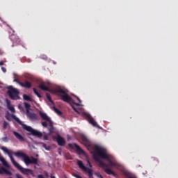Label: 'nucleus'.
Returning <instances> with one entry per match:
<instances>
[{"instance_id":"c03bdc74","label":"nucleus","mask_w":178,"mask_h":178,"mask_svg":"<svg viewBox=\"0 0 178 178\" xmlns=\"http://www.w3.org/2000/svg\"><path fill=\"white\" fill-rule=\"evenodd\" d=\"M58 154L60 155L61 154L60 152H59Z\"/></svg>"},{"instance_id":"b1692460","label":"nucleus","mask_w":178,"mask_h":178,"mask_svg":"<svg viewBox=\"0 0 178 178\" xmlns=\"http://www.w3.org/2000/svg\"><path fill=\"white\" fill-rule=\"evenodd\" d=\"M46 97H47V99H48V101L49 102H51V104H54V101H52V98L51 97V95H49V93H47Z\"/></svg>"},{"instance_id":"c85d7f7f","label":"nucleus","mask_w":178,"mask_h":178,"mask_svg":"<svg viewBox=\"0 0 178 178\" xmlns=\"http://www.w3.org/2000/svg\"><path fill=\"white\" fill-rule=\"evenodd\" d=\"M6 119H7V120H10V115H9L8 113L6 114Z\"/></svg>"},{"instance_id":"cd10ccee","label":"nucleus","mask_w":178,"mask_h":178,"mask_svg":"<svg viewBox=\"0 0 178 178\" xmlns=\"http://www.w3.org/2000/svg\"><path fill=\"white\" fill-rule=\"evenodd\" d=\"M42 147H44V149H46V151H49V149H51V147H47V144L45 143H42Z\"/></svg>"},{"instance_id":"9b49d317","label":"nucleus","mask_w":178,"mask_h":178,"mask_svg":"<svg viewBox=\"0 0 178 178\" xmlns=\"http://www.w3.org/2000/svg\"><path fill=\"white\" fill-rule=\"evenodd\" d=\"M56 141H57L58 145H60V147H63L65 145V144H66V141H65V139L63 138H62V136H60V135H58V136L56 138Z\"/></svg>"},{"instance_id":"473e14b6","label":"nucleus","mask_w":178,"mask_h":178,"mask_svg":"<svg viewBox=\"0 0 178 178\" xmlns=\"http://www.w3.org/2000/svg\"><path fill=\"white\" fill-rule=\"evenodd\" d=\"M6 104H7V108L10 106V102L9 100H6Z\"/></svg>"},{"instance_id":"f704fd0d","label":"nucleus","mask_w":178,"mask_h":178,"mask_svg":"<svg viewBox=\"0 0 178 178\" xmlns=\"http://www.w3.org/2000/svg\"><path fill=\"white\" fill-rule=\"evenodd\" d=\"M14 81L15 82V83H17V84H19L20 85V83H22V82H20V81H19L17 79H14Z\"/></svg>"},{"instance_id":"5701e85b","label":"nucleus","mask_w":178,"mask_h":178,"mask_svg":"<svg viewBox=\"0 0 178 178\" xmlns=\"http://www.w3.org/2000/svg\"><path fill=\"white\" fill-rule=\"evenodd\" d=\"M74 97H75V98H76L77 101H79V103H76L73 100L72 104H74V105H76V106H80V104H81V100H80V98H79V97H77V96H74Z\"/></svg>"},{"instance_id":"4c0bfd02","label":"nucleus","mask_w":178,"mask_h":178,"mask_svg":"<svg viewBox=\"0 0 178 178\" xmlns=\"http://www.w3.org/2000/svg\"><path fill=\"white\" fill-rule=\"evenodd\" d=\"M88 163L90 166V168H92V165H91V163L90 162V161H88Z\"/></svg>"},{"instance_id":"7ed1b4c3","label":"nucleus","mask_w":178,"mask_h":178,"mask_svg":"<svg viewBox=\"0 0 178 178\" xmlns=\"http://www.w3.org/2000/svg\"><path fill=\"white\" fill-rule=\"evenodd\" d=\"M11 118H12V119L15 120V122H17V123H18V124H21V126H22L24 130H26V131H29V133H31V134H32V136H35V137H38V138H41L42 137V133H41L35 129H33L30 126H27V125L23 124V122H22V121L20 120V119H19L17 117H16V115H15V114H11Z\"/></svg>"},{"instance_id":"7c9ffc66","label":"nucleus","mask_w":178,"mask_h":178,"mask_svg":"<svg viewBox=\"0 0 178 178\" xmlns=\"http://www.w3.org/2000/svg\"><path fill=\"white\" fill-rule=\"evenodd\" d=\"M2 141H3L4 143H8V138L6 136V137H3L1 138Z\"/></svg>"},{"instance_id":"2eb2a0df","label":"nucleus","mask_w":178,"mask_h":178,"mask_svg":"<svg viewBox=\"0 0 178 178\" xmlns=\"http://www.w3.org/2000/svg\"><path fill=\"white\" fill-rule=\"evenodd\" d=\"M19 86H21V87H24V88H31V82H29L26 80L24 83H19Z\"/></svg>"},{"instance_id":"412c9836","label":"nucleus","mask_w":178,"mask_h":178,"mask_svg":"<svg viewBox=\"0 0 178 178\" xmlns=\"http://www.w3.org/2000/svg\"><path fill=\"white\" fill-rule=\"evenodd\" d=\"M49 122L50 124V127L49 129V134H51V133H54V125L52 124V121Z\"/></svg>"},{"instance_id":"a878e982","label":"nucleus","mask_w":178,"mask_h":178,"mask_svg":"<svg viewBox=\"0 0 178 178\" xmlns=\"http://www.w3.org/2000/svg\"><path fill=\"white\" fill-rule=\"evenodd\" d=\"M7 108L8 109H9V111H10V112H13V113H15V112H16V110H15V107L12 106H9V104H8V107Z\"/></svg>"},{"instance_id":"423d86ee","label":"nucleus","mask_w":178,"mask_h":178,"mask_svg":"<svg viewBox=\"0 0 178 178\" xmlns=\"http://www.w3.org/2000/svg\"><path fill=\"white\" fill-rule=\"evenodd\" d=\"M8 94L11 99L15 101L20 99V97L19 96V92L17 89L14 88L13 86H8Z\"/></svg>"},{"instance_id":"4468645a","label":"nucleus","mask_w":178,"mask_h":178,"mask_svg":"<svg viewBox=\"0 0 178 178\" xmlns=\"http://www.w3.org/2000/svg\"><path fill=\"white\" fill-rule=\"evenodd\" d=\"M0 175H8V176H12V172L3 167H1L0 168Z\"/></svg>"},{"instance_id":"a19ab883","label":"nucleus","mask_w":178,"mask_h":178,"mask_svg":"<svg viewBox=\"0 0 178 178\" xmlns=\"http://www.w3.org/2000/svg\"><path fill=\"white\" fill-rule=\"evenodd\" d=\"M72 108L74 109V111H75L76 112H79V111H77V108H76L74 106H72Z\"/></svg>"},{"instance_id":"0eeeda50","label":"nucleus","mask_w":178,"mask_h":178,"mask_svg":"<svg viewBox=\"0 0 178 178\" xmlns=\"http://www.w3.org/2000/svg\"><path fill=\"white\" fill-rule=\"evenodd\" d=\"M77 165L80 168V169H82V170H83L84 172H86L88 174L89 178H92V170H91V168H88L84 166L83 161L80 160L77 161Z\"/></svg>"},{"instance_id":"f8f14e48","label":"nucleus","mask_w":178,"mask_h":178,"mask_svg":"<svg viewBox=\"0 0 178 178\" xmlns=\"http://www.w3.org/2000/svg\"><path fill=\"white\" fill-rule=\"evenodd\" d=\"M26 116L29 118L30 120H38V117L35 113L29 111V113H26Z\"/></svg>"},{"instance_id":"ea45409f","label":"nucleus","mask_w":178,"mask_h":178,"mask_svg":"<svg viewBox=\"0 0 178 178\" xmlns=\"http://www.w3.org/2000/svg\"><path fill=\"white\" fill-rule=\"evenodd\" d=\"M38 178H45V177H44V176H43L42 175H39L38 176Z\"/></svg>"},{"instance_id":"bb28decb","label":"nucleus","mask_w":178,"mask_h":178,"mask_svg":"<svg viewBox=\"0 0 178 178\" xmlns=\"http://www.w3.org/2000/svg\"><path fill=\"white\" fill-rule=\"evenodd\" d=\"M81 140L83 143H86L87 144V143H88V139L87 138V137L86 136H82L81 137Z\"/></svg>"},{"instance_id":"6ab92c4d","label":"nucleus","mask_w":178,"mask_h":178,"mask_svg":"<svg viewBox=\"0 0 178 178\" xmlns=\"http://www.w3.org/2000/svg\"><path fill=\"white\" fill-rule=\"evenodd\" d=\"M53 111L58 115V116H62V111H60L59 109H58L56 107L53 106L52 107Z\"/></svg>"},{"instance_id":"2f4dec72","label":"nucleus","mask_w":178,"mask_h":178,"mask_svg":"<svg viewBox=\"0 0 178 178\" xmlns=\"http://www.w3.org/2000/svg\"><path fill=\"white\" fill-rule=\"evenodd\" d=\"M42 126H43V127H47L48 124L46 122H42Z\"/></svg>"},{"instance_id":"393cba45","label":"nucleus","mask_w":178,"mask_h":178,"mask_svg":"<svg viewBox=\"0 0 178 178\" xmlns=\"http://www.w3.org/2000/svg\"><path fill=\"white\" fill-rule=\"evenodd\" d=\"M33 92L38 97V98H42V96L40 93H38V91H37V89L35 88H33Z\"/></svg>"},{"instance_id":"39448f33","label":"nucleus","mask_w":178,"mask_h":178,"mask_svg":"<svg viewBox=\"0 0 178 178\" xmlns=\"http://www.w3.org/2000/svg\"><path fill=\"white\" fill-rule=\"evenodd\" d=\"M56 91L58 93V95L61 97V99L64 102H73V99L69 96L67 90H64L62 88H58Z\"/></svg>"},{"instance_id":"dca6fc26","label":"nucleus","mask_w":178,"mask_h":178,"mask_svg":"<svg viewBox=\"0 0 178 178\" xmlns=\"http://www.w3.org/2000/svg\"><path fill=\"white\" fill-rule=\"evenodd\" d=\"M13 134L16 137V138L19 140V141H25L24 137H23L22 134H19L17 131H13Z\"/></svg>"},{"instance_id":"c9c22d12","label":"nucleus","mask_w":178,"mask_h":178,"mask_svg":"<svg viewBox=\"0 0 178 178\" xmlns=\"http://www.w3.org/2000/svg\"><path fill=\"white\" fill-rule=\"evenodd\" d=\"M44 175L46 177H49V174H48V172H44Z\"/></svg>"},{"instance_id":"e433bc0d","label":"nucleus","mask_w":178,"mask_h":178,"mask_svg":"<svg viewBox=\"0 0 178 178\" xmlns=\"http://www.w3.org/2000/svg\"><path fill=\"white\" fill-rule=\"evenodd\" d=\"M43 139H44V140H48V136L44 135V136H43Z\"/></svg>"},{"instance_id":"6e6552de","label":"nucleus","mask_w":178,"mask_h":178,"mask_svg":"<svg viewBox=\"0 0 178 178\" xmlns=\"http://www.w3.org/2000/svg\"><path fill=\"white\" fill-rule=\"evenodd\" d=\"M83 116L85 118V119L86 120H88V122L90 124H92L95 127H98V124H97V122H95V120H94V118H92V117H91V115L85 113H83Z\"/></svg>"},{"instance_id":"1a4fd4ad","label":"nucleus","mask_w":178,"mask_h":178,"mask_svg":"<svg viewBox=\"0 0 178 178\" xmlns=\"http://www.w3.org/2000/svg\"><path fill=\"white\" fill-rule=\"evenodd\" d=\"M10 39L13 42L12 47H15V45H19V44H20V38L16 35H11L10 36Z\"/></svg>"},{"instance_id":"58836bf2","label":"nucleus","mask_w":178,"mask_h":178,"mask_svg":"<svg viewBox=\"0 0 178 178\" xmlns=\"http://www.w3.org/2000/svg\"><path fill=\"white\" fill-rule=\"evenodd\" d=\"M18 108L22 110L23 109V106H22L20 104L18 105Z\"/></svg>"},{"instance_id":"20e7f679","label":"nucleus","mask_w":178,"mask_h":178,"mask_svg":"<svg viewBox=\"0 0 178 178\" xmlns=\"http://www.w3.org/2000/svg\"><path fill=\"white\" fill-rule=\"evenodd\" d=\"M14 155L17 158H23V161L26 165H38V159L34 158V156L30 158V156L22 152H17L14 153Z\"/></svg>"},{"instance_id":"4be33fe9","label":"nucleus","mask_w":178,"mask_h":178,"mask_svg":"<svg viewBox=\"0 0 178 178\" xmlns=\"http://www.w3.org/2000/svg\"><path fill=\"white\" fill-rule=\"evenodd\" d=\"M24 107L26 109V113H29L30 112V108H31V106L29 103H24Z\"/></svg>"},{"instance_id":"37998d69","label":"nucleus","mask_w":178,"mask_h":178,"mask_svg":"<svg viewBox=\"0 0 178 178\" xmlns=\"http://www.w3.org/2000/svg\"><path fill=\"white\" fill-rule=\"evenodd\" d=\"M51 178H56L55 176H51Z\"/></svg>"},{"instance_id":"72a5a7b5","label":"nucleus","mask_w":178,"mask_h":178,"mask_svg":"<svg viewBox=\"0 0 178 178\" xmlns=\"http://www.w3.org/2000/svg\"><path fill=\"white\" fill-rule=\"evenodd\" d=\"M1 70L3 73H6V68H5L4 67H1Z\"/></svg>"},{"instance_id":"f3484780","label":"nucleus","mask_w":178,"mask_h":178,"mask_svg":"<svg viewBox=\"0 0 178 178\" xmlns=\"http://www.w3.org/2000/svg\"><path fill=\"white\" fill-rule=\"evenodd\" d=\"M0 161L2 162L3 166H6V168H10L9 163L5 160V158L0 156Z\"/></svg>"},{"instance_id":"9d476101","label":"nucleus","mask_w":178,"mask_h":178,"mask_svg":"<svg viewBox=\"0 0 178 178\" xmlns=\"http://www.w3.org/2000/svg\"><path fill=\"white\" fill-rule=\"evenodd\" d=\"M68 147L70 148H71L72 149H73L74 148H76V152H79V154H84V150H83L81 149V147H80V146H79L77 144L74 143V144H72V143H69L68 144Z\"/></svg>"},{"instance_id":"f257e3e1","label":"nucleus","mask_w":178,"mask_h":178,"mask_svg":"<svg viewBox=\"0 0 178 178\" xmlns=\"http://www.w3.org/2000/svg\"><path fill=\"white\" fill-rule=\"evenodd\" d=\"M94 149L95 152L92 154L93 159H95V161L99 163L100 168L104 169V172L107 175L116 176V173H115V172H113L112 170L108 168L106 163H104V161L99 159V158H102V159H106V161H108V165L111 166V168H115V166H116V164L112 161L111 157L108 156V150L98 145H95Z\"/></svg>"},{"instance_id":"a211bd4d","label":"nucleus","mask_w":178,"mask_h":178,"mask_svg":"<svg viewBox=\"0 0 178 178\" xmlns=\"http://www.w3.org/2000/svg\"><path fill=\"white\" fill-rule=\"evenodd\" d=\"M39 88H40V90H43L44 91H49V88L45 86V84L44 83L39 85Z\"/></svg>"},{"instance_id":"aec40b11","label":"nucleus","mask_w":178,"mask_h":178,"mask_svg":"<svg viewBox=\"0 0 178 178\" xmlns=\"http://www.w3.org/2000/svg\"><path fill=\"white\" fill-rule=\"evenodd\" d=\"M23 99L25 101H29L30 102H33V99H31V97H30V96L27 95H23Z\"/></svg>"},{"instance_id":"c756f323","label":"nucleus","mask_w":178,"mask_h":178,"mask_svg":"<svg viewBox=\"0 0 178 178\" xmlns=\"http://www.w3.org/2000/svg\"><path fill=\"white\" fill-rule=\"evenodd\" d=\"M8 122L6 121H4L3 125V129H6V127H8Z\"/></svg>"},{"instance_id":"79ce46f5","label":"nucleus","mask_w":178,"mask_h":178,"mask_svg":"<svg viewBox=\"0 0 178 178\" xmlns=\"http://www.w3.org/2000/svg\"><path fill=\"white\" fill-rule=\"evenodd\" d=\"M0 66H3V61H0Z\"/></svg>"},{"instance_id":"ddd939ff","label":"nucleus","mask_w":178,"mask_h":178,"mask_svg":"<svg viewBox=\"0 0 178 178\" xmlns=\"http://www.w3.org/2000/svg\"><path fill=\"white\" fill-rule=\"evenodd\" d=\"M39 115L40 116V118L42 119V120H46V122H51L52 120H51V118L49 117H48V115H47V113H42V111L39 112Z\"/></svg>"},{"instance_id":"f03ea898","label":"nucleus","mask_w":178,"mask_h":178,"mask_svg":"<svg viewBox=\"0 0 178 178\" xmlns=\"http://www.w3.org/2000/svg\"><path fill=\"white\" fill-rule=\"evenodd\" d=\"M1 149H2L6 154H8L12 163L15 166V168H17V169H18V170H19V172H21V173H22V175H25V176H34V171L33 170L30 168H24L15 161V159L12 155V152L9 151L6 147L2 146Z\"/></svg>"}]
</instances>
